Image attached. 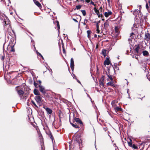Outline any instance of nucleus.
I'll use <instances>...</instances> for the list:
<instances>
[{
	"mask_svg": "<svg viewBox=\"0 0 150 150\" xmlns=\"http://www.w3.org/2000/svg\"><path fill=\"white\" fill-rule=\"evenodd\" d=\"M4 29H7L8 28V29H11L10 21L7 17L4 19Z\"/></svg>",
	"mask_w": 150,
	"mask_h": 150,
	"instance_id": "obj_1",
	"label": "nucleus"
},
{
	"mask_svg": "<svg viewBox=\"0 0 150 150\" xmlns=\"http://www.w3.org/2000/svg\"><path fill=\"white\" fill-rule=\"evenodd\" d=\"M93 9L95 13L97 15L98 17H100L101 18L103 17V15L102 14H100V12L99 11V10L97 9L96 7H94L93 8Z\"/></svg>",
	"mask_w": 150,
	"mask_h": 150,
	"instance_id": "obj_2",
	"label": "nucleus"
},
{
	"mask_svg": "<svg viewBox=\"0 0 150 150\" xmlns=\"http://www.w3.org/2000/svg\"><path fill=\"white\" fill-rule=\"evenodd\" d=\"M40 90L42 93L45 94V91L44 87L42 86L41 84L39 85Z\"/></svg>",
	"mask_w": 150,
	"mask_h": 150,
	"instance_id": "obj_3",
	"label": "nucleus"
},
{
	"mask_svg": "<svg viewBox=\"0 0 150 150\" xmlns=\"http://www.w3.org/2000/svg\"><path fill=\"white\" fill-rule=\"evenodd\" d=\"M104 76H102V77L99 80V83L100 85V86H101L102 87L104 86Z\"/></svg>",
	"mask_w": 150,
	"mask_h": 150,
	"instance_id": "obj_4",
	"label": "nucleus"
},
{
	"mask_svg": "<svg viewBox=\"0 0 150 150\" xmlns=\"http://www.w3.org/2000/svg\"><path fill=\"white\" fill-rule=\"evenodd\" d=\"M70 67L72 70L74 69V63L73 59L72 58L71 59Z\"/></svg>",
	"mask_w": 150,
	"mask_h": 150,
	"instance_id": "obj_5",
	"label": "nucleus"
},
{
	"mask_svg": "<svg viewBox=\"0 0 150 150\" xmlns=\"http://www.w3.org/2000/svg\"><path fill=\"white\" fill-rule=\"evenodd\" d=\"M145 39L147 41H148L149 40L150 38V34L147 32L145 33Z\"/></svg>",
	"mask_w": 150,
	"mask_h": 150,
	"instance_id": "obj_6",
	"label": "nucleus"
},
{
	"mask_svg": "<svg viewBox=\"0 0 150 150\" xmlns=\"http://www.w3.org/2000/svg\"><path fill=\"white\" fill-rule=\"evenodd\" d=\"M110 20L108 19L105 21L104 24V28L106 29L109 26V22L110 21Z\"/></svg>",
	"mask_w": 150,
	"mask_h": 150,
	"instance_id": "obj_7",
	"label": "nucleus"
},
{
	"mask_svg": "<svg viewBox=\"0 0 150 150\" xmlns=\"http://www.w3.org/2000/svg\"><path fill=\"white\" fill-rule=\"evenodd\" d=\"M120 28L119 26H116L115 27V33H116V35L117 36L119 35V29Z\"/></svg>",
	"mask_w": 150,
	"mask_h": 150,
	"instance_id": "obj_8",
	"label": "nucleus"
},
{
	"mask_svg": "<svg viewBox=\"0 0 150 150\" xmlns=\"http://www.w3.org/2000/svg\"><path fill=\"white\" fill-rule=\"evenodd\" d=\"M74 120L77 123H79L81 125H82L83 123L81 120L79 118L75 117L74 118Z\"/></svg>",
	"mask_w": 150,
	"mask_h": 150,
	"instance_id": "obj_9",
	"label": "nucleus"
},
{
	"mask_svg": "<svg viewBox=\"0 0 150 150\" xmlns=\"http://www.w3.org/2000/svg\"><path fill=\"white\" fill-rule=\"evenodd\" d=\"M17 92L20 97L22 98L24 94V92L21 90H19L17 91Z\"/></svg>",
	"mask_w": 150,
	"mask_h": 150,
	"instance_id": "obj_10",
	"label": "nucleus"
},
{
	"mask_svg": "<svg viewBox=\"0 0 150 150\" xmlns=\"http://www.w3.org/2000/svg\"><path fill=\"white\" fill-rule=\"evenodd\" d=\"M35 99L38 103H40L41 102V98L40 96H36L35 97Z\"/></svg>",
	"mask_w": 150,
	"mask_h": 150,
	"instance_id": "obj_11",
	"label": "nucleus"
},
{
	"mask_svg": "<svg viewBox=\"0 0 150 150\" xmlns=\"http://www.w3.org/2000/svg\"><path fill=\"white\" fill-rule=\"evenodd\" d=\"M112 12L110 11H108V12H105L104 13L105 16L106 17H108L109 16L111 15Z\"/></svg>",
	"mask_w": 150,
	"mask_h": 150,
	"instance_id": "obj_12",
	"label": "nucleus"
},
{
	"mask_svg": "<svg viewBox=\"0 0 150 150\" xmlns=\"http://www.w3.org/2000/svg\"><path fill=\"white\" fill-rule=\"evenodd\" d=\"M74 139L77 142L79 143L80 142V140L81 139L79 136H77L74 138Z\"/></svg>",
	"mask_w": 150,
	"mask_h": 150,
	"instance_id": "obj_13",
	"label": "nucleus"
},
{
	"mask_svg": "<svg viewBox=\"0 0 150 150\" xmlns=\"http://www.w3.org/2000/svg\"><path fill=\"white\" fill-rule=\"evenodd\" d=\"M35 4L39 7L40 8L41 7V5L40 4L38 1H36V0H33Z\"/></svg>",
	"mask_w": 150,
	"mask_h": 150,
	"instance_id": "obj_14",
	"label": "nucleus"
},
{
	"mask_svg": "<svg viewBox=\"0 0 150 150\" xmlns=\"http://www.w3.org/2000/svg\"><path fill=\"white\" fill-rule=\"evenodd\" d=\"M45 109L47 113L51 114L52 113V110L50 108H45Z\"/></svg>",
	"mask_w": 150,
	"mask_h": 150,
	"instance_id": "obj_15",
	"label": "nucleus"
},
{
	"mask_svg": "<svg viewBox=\"0 0 150 150\" xmlns=\"http://www.w3.org/2000/svg\"><path fill=\"white\" fill-rule=\"evenodd\" d=\"M143 55L145 57H147L149 55V53L148 51L144 50L142 52Z\"/></svg>",
	"mask_w": 150,
	"mask_h": 150,
	"instance_id": "obj_16",
	"label": "nucleus"
},
{
	"mask_svg": "<svg viewBox=\"0 0 150 150\" xmlns=\"http://www.w3.org/2000/svg\"><path fill=\"white\" fill-rule=\"evenodd\" d=\"M110 63V61L109 59L108 58L106 60H105L104 62V64L105 65H109Z\"/></svg>",
	"mask_w": 150,
	"mask_h": 150,
	"instance_id": "obj_17",
	"label": "nucleus"
},
{
	"mask_svg": "<svg viewBox=\"0 0 150 150\" xmlns=\"http://www.w3.org/2000/svg\"><path fill=\"white\" fill-rule=\"evenodd\" d=\"M34 93L35 95H39V93L37 89H35L34 90Z\"/></svg>",
	"mask_w": 150,
	"mask_h": 150,
	"instance_id": "obj_18",
	"label": "nucleus"
},
{
	"mask_svg": "<svg viewBox=\"0 0 150 150\" xmlns=\"http://www.w3.org/2000/svg\"><path fill=\"white\" fill-rule=\"evenodd\" d=\"M106 50L105 49L103 50L102 51V53L104 57L106 56Z\"/></svg>",
	"mask_w": 150,
	"mask_h": 150,
	"instance_id": "obj_19",
	"label": "nucleus"
},
{
	"mask_svg": "<svg viewBox=\"0 0 150 150\" xmlns=\"http://www.w3.org/2000/svg\"><path fill=\"white\" fill-rule=\"evenodd\" d=\"M139 45L137 46L136 48H135V51L136 52V53L137 54H138L139 51Z\"/></svg>",
	"mask_w": 150,
	"mask_h": 150,
	"instance_id": "obj_20",
	"label": "nucleus"
},
{
	"mask_svg": "<svg viewBox=\"0 0 150 150\" xmlns=\"http://www.w3.org/2000/svg\"><path fill=\"white\" fill-rule=\"evenodd\" d=\"M14 45L11 46V49L10 50V52H13L15 51V49L14 48Z\"/></svg>",
	"mask_w": 150,
	"mask_h": 150,
	"instance_id": "obj_21",
	"label": "nucleus"
},
{
	"mask_svg": "<svg viewBox=\"0 0 150 150\" xmlns=\"http://www.w3.org/2000/svg\"><path fill=\"white\" fill-rule=\"evenodd\" d=\"M106 84L107 85V86H108L109 85H110L111 86H114V83L111 81H110L108 83H107Z\"/></svg>",
	"mask_w": 150,
	"mask_h": 150,
	"instance_id": "obj_22",
	"label": "nucleus"
},
{
	"mask_svg": "<svg viewBox=\"0 0 150 150\" xmlns=\"http://www.w3.org/2000/svg\"><path fill=\"white\" fill-rule=\"evenodd\" d=\"M56 22L57 23V25L58 28V30H59L60 29V25H59V22L58 21H56Z\"/></svg>",
	"mask_w": 150,
	"mask_h": 150,
	"instance_id": "obj_23",
	"label": "nucleus"
},
{
	"mask_svg": "<svg viewBox=\"0 0 150 150\" xmlns=\"http://www.w3.org/2000/svg\"><path fill=\"white\" fill-rule=\"evenodd\" d=\"M81 11L82 12L83 15L85 16L86 14V11L85 10H81Z\"/></svg>",
	"mask_w": 150,
	"mask_h": 150,
	"instance_id": "obj_24",
	"label": "nucleus"
},
{
	"mask_svg": "<svg viewBox=\"0 0 150 150\" xmlns=\"http://www.w3.org/2000/svg\"><path fill=\"white\" fill-rule=\"evenodd\" d=\"M81 5L76 6V9L77 10H79L81 8Z\"/></svg>",
	"mask_w": 150,
	"mask_h": 150,
	"instance_id": "obj_25",
	"label": "nucleus"
},
{
	"mask_svg": "<svg viewBox=\"0 0 150 150\" xmlns=\"http://www.w3.org/2000/svg\"><path fill=\"white\" fill-rule=\"evenodd\" d=\"M134 33H132L131 34V35H130V38H129L128 39V41H129V40H131V39L133 38V37L132 36V35H134Z\"/></svg>",
	"mask_w": 150,
	"mask_h": 150,
	"instance_id": "obj_26",
	"label": "nucleus"
},
{
	"mask_svg": "<svg viewBox=\"0 0 150 150\" xmlns=\"http://www.w3.org/2000/svg\"><path fill=\"white\" fill-rule=\"evenodd\" d=\"M115 110L116 111H121L122 109L121 108H119L118 107H117L115 108Z\"/></svg>",
	"mask_w": 150,
	"mask_h": 150,
	"instance_id": "obj_27",
	"label": "nucleus"
},
{
	"mask_svg": "<svg viewBox=\"0 0 150 150\" xmlns=\"http://www.w3.org/2000/svg\"><path fill=\"white\" fill-rule=\"evenodd\" d=\"M99 27L98 25H97V30L96 31V33H99L100 32V30L98 29Z\"/></svg>",
	"mask_w": 150,
	"mask_h": 150,
	"instance_id": "obj_28",
	"label": "nucleus"
},
{
	"mask_svg": "<svg viewBox=\"0 0 150 150\" xmlns=\"http://www.w3.org/2000/svg\"><path fill=\"white\" fill-rule=\"evenodd\" d=\"M71 124L74 127L76 128H77L79 127L78 126L76 125L73 124L72 123H71Z\"/></svg>",
	"mask_w": 150,
	"mask_h": 150,
	"instance_id": "obj_29",
	"label": "nucleus"
},
{
	"mask_svg": "<svg viewBox=\"0 0 150 150\" xmlns=\"http://www.w3.org/2000/svg\"><path fill=\"white\" fill-rule=\"evenodd\" d=\"M107 76L111 81H113V78L111 75H107Z\"/></svg>",
	"mask_w": 150,
	"mask_h": 150,
	"instance_id": "obj_30",
	"label": "nucleus"
},
{
	"mask_svg": "<svg viewBox=\"0 0 150 150\" xmlns=\"http://www.w3.org/2000/svg\"><path fill=\"white\" fill-rule=\"evenodd\" d=\"M49 136H50V138L52 139V141L53 139V137L52 135V134L51 133H50V134H49Z\"/></svg>",
	"mask_w": 150,
	"mask_h": 150,
	"instance_id": "obj_31",
	"label": "nucleus"
},
{
	"mask_svg": "<svg viewBox=\"0 0 150 150\" xmlns=\"http://www.w3.org/2000/svg\"><path fill=\"white\" fill-rule=\"evenodd\" d=\"M33 105L36 107L38 108L37 106L36 105V104L32 100L31 101Z\"/></svg>",
	"mask_w": 150,
	"mask_h": 150,
	"instance_id": "obj_32",
	"label": "nucleus"
},
{
	"mask_svg": "<svg viewBox=\"0 0 150 150\" xmlns=\"http://www.w3.org/2000/svg\"><path fill=\"white\" fill-rule=\"evenodd\" d=\"M132 148L135 149H137V146L135 144H133L132 145Z\"/></svg>",
	"mask_w": 150,
	"mask_h": 150,
	"instance_id": "obj_33",
	"label": "nucleus"
},
{
	"mask_svg": "<svg viewBox=\"0 0 150 150\" xmlns=\"http://www.w3.org/2000/svg\"><path fill=\"white\" fill-rule=\"evenodd\" d=\"M149 7V5L148 3H146V8L147 9H148Z\"/></svg>",
	"mask_w": 150,
	"mask_h": 150,
	"instance_id": "obj_34",
	"label": "nucleus"
},
{
	"mask_svg": "<svg viewBox=\"0 0 150 150\" xmlns=\"http://www.w3.org/2000/svg\"><path fill=\"white\" fill-rule=\"evenodd\" d=\"M37 54L38 55H39V56H40L41 57H42V58L43 59V56L39 52H37Z\"/></svg>",
	"mask_w": 150,
	"mask_h": 150,
	"instance_id": "obj_35",
	"label": "nucleus"
},
{
	"mask_svg": "<svg viewBox=\"0 0 150 150\" xmlns=\"http://www.w3.org/2000/svg\"><path fill=\"white\" fill-rule=\"evenodd\" d=\"M102 9L103 8L102 6H101L100 7L99 9L98 10L100 12H102Z\"/></svg>",
	"mask_w": 150,
	"mask_h": 150,
	"instance_id": "obj_36",
	"label": "nucleus"
},
{
	"mask_svg": "<svg viewBox=\"0 0 150 150\" xmlns=\"http://www.w3.org/2000/svg\"><path fill=\"white\" fill-rule=\"evenodd\" d=\"M90 4H91L92 5H94V6H96V4H95L92 1H91V2Z\"/></svg>",
	"mask_w": 150,
	"mask_h": 150,
	"instance_id": "obj_37",
	"label": "nucleus"
},
{
	"mask_svg": "<svg viewBox=\"0 0 150 150\" xmlns=\"http://www.w3.org/2000/svg\"><path fill=\"white\" fill-rule=\"evenodd\" d=\"M87 35L90 34L91 33V31L88 30L87 31Z\"/></svg>",
	"mask_w": 150,
	"mask_h": 150,
	"instance_id": "obj_38",
	"label": "nucleus"
},
{
	"mask_svg": "<svg viewBox=\"0 0 150 150\" xmlns=\"http://www.w3.org/2000/svg\"><path fill=\"white\" fill-rule=\"evenodd\" d=\"M128 144L129 146L131 147L132 146V144L131 142H128Z\"/></svg>",
	"mask_w": 150,
	"mask_h": 150,
	"instance_id": "obj_39",
	"label": "nucleus"
},
{
	"mask_svg": "<svg viewBox=\"0 0 150 150\" xmlns=\"http://www.w3.org/2000/svg\"><path fill=\"white\" fill-rule=\"evenodd\" d=\"M86 94L87 95V96L90 98L91 99V102H92V100L91 98L90 97L89 95H88L86 93Z\"/></svg>",
	"mask_w": 150,
	"mask_h": 150,
	"instance_id": "obj_40",
	"label": "nucleus"
},
{
	"mask_svg": "<svg viewBox=\"0 0 150 150\" xmlns=\"http://www.w3.org/2000/svg\"><path fill=\"white\" fill-rule=\"evenodd\" d=\"M34 84L35 86L36 87H37V86L38 85V84L37 83H36L35 82H34Z\"/></svg>",
	"mask_w": 150,
	"mask_h": 150,
	"instance_id": "obj_41",
	"label": "nucleus"
},
{
	"mask_svg": "<svg viewBox=\"0 0 150 150\" xmlns=\"http://www.w3.org/2000/svg\"><path fill=\"white\" fill-rule=\"evenodd\" d=\"M147 78L150 80V73L149 74L148 76H147Z\"/></svg>",
	"mask_w": 150,
	"mask_h": 150,
	"instance_id": "obj_42",
	"label": "nucleus"
},
{
	"mask_svg": "<svg viewBox=\"0 0 150 150\" xmlns=\"http://www.w3.org/2000/svg\"><path fill=\"white\" fill-rule=\"evenodd\" d=\"M73 20L75 22H78L74 18H73Z\"/></svg>",
	"mask_w": 150,
	"mask_h": 150,
	"instance_id": "obj_43",
	"label": "nucleus"
},
{
	"mask_svg": "<svg viewBox=\"0 0 150 150\" xmlns=\"http://www.w3.org/2000/svg\"><path fill=\"white\" fill-rule=\"evenodd\" d=\"M98 44L97 43H96V48L97 49L98 48Z\"/></svg>",
	"mask_w": 150,
	"mask_h": 150,
	"instance_id": "obj_44",
	"label": "nucleus"
},
{
	"mask_svg": "<svg viewBox=\"0 0 150 150\" xmlns=\"http://www.w3.org/2000/svg\"><path fill=\"white\" fill-rule=\"evenodd\" d=\"M133 57L134 58H135L136 59H138V58L135 55H134L133 56Z\"/></svg>",
	"mask_w": 150,
	"mask_h": 150,
	"instance_id": "obj_45",
	"label": "nucleus"
},
{
	"mask_svg": "<svg viewBox=\"0 0 150 150\" xmlns=\"http://www.w3.org/2000/svg\"><path fill=\"white\" fill-rule=\"evenodd\" d=\"M149 7H150V0H149L148 2V3Z\"/></svg>",
	"mask_w": 150,
	"mask_h": 150,
	"instance_id": "obj_46",
	"label": "nucleus"
},
{
	"mask_svg": "<svg viewBox=\"0 0 150 150\" xmlns=\"http://www.w3.org/2000/svg\"><path fill=\"white\" fill-rule=\"evenodd\" d=\"M138 7H139V9L141 8V5H138L137 6Z\"/></svg>",
	"mask_w": 150,
	"mask_h": 150,
	"instance_id": "obj_47",
	"label": "nucleus"
},
{
	"mask_svg": "<svg viewBox=\"0 0 150 150\" xmlns=\"http://www.w3.org/2000/svg\"><path fill=\"white\" fill-rule=\"evenodd\" d=\"M4 56H3L2 57V58H1V59L2 60H4Z\"/></svg>",
	"mask_w": 150,
	"mask_h": 150,
	"instance_id": "obj_48",
	"label": "nucleus"
},
{
	"mask_svg": "<svg viewBox=\"0 0 150 150\" xmlns=\"http://www.w3.org/2000/svg\"><path fill=\"white\" fill-rule=\"evenodd\" d=\"M90 34L88 35V38H90Z\"/></svg>",
	"mask_w": 150,
	"mask_h": 150,
	"instance_id": "obj_49",
	"label": "nucleus"
},
{
	"mask_svg": "<svg viewBox=\"0 0 150 150\" xmlns=\"http://www.w3.org/2000/svg\"><path fill=\"white\" fill-rule=\"evenodd\" d=\"M38 82L39 83H40V84H41V81L40 80H39L38 81Z\"/></svg>",
	"mask_w": 150,
	"mask_h": 150,
	"instance_id": "obj_50",
	"label": "nucleus"
},
{
	"mask_svg": "<svg viewBox=\"0 0 150 150\" xmlns=\"http://www.w3.org/2000/svg\"><path fill=\"white\" fill-rule=\"evenodd\" d=\"M63 52L64 53H65V50H64V48H63Z\"/></svg>",
	"mask_w": 150,
	"mask_h": 150,
	"instance_id": "obj_51",
	"label": "nucleus"
},
{
	"mask_svg": "<svg viewBox=\"0 0 150 150\" xmlns=\"http://www.w3.org/2000/svg\"><path fill=\"white\" fill-rule=\"evenodd\" d=\"M129 90L128 89L127 90V93H128V94H129V93H128Z\"/></svg>",
	"mask_w": 150,
	"mask_h": 150,
	"instance_id": "obj_52",
	"label": "nucleus"
},
{
	"mask_svg": "<svg viewBox=\"0 0 150 150\" xmlns=\"http://www.w3.org/2000/svg\"><path fill=\"white\" fill-rule=\"evenodd\" d=\"M106 128H104V130L105 131H106Z\"/></svg>",
	"mask_w": 150,
	"mask_h": 150,
	"instance_id": "obj_53",
	"label": "nucleus"
},
{
	"mask_svg": "<svg viewBox=\"0 0 150 150\" xmlns=\"http://www.w3.org/2000/svg\"><path fill=\"white\" fill-rule=\"evenodd\" d=\"M97 37V35L96 34H95L94 35V37L96 38Z\"/></svg>",
	"mask_w": 150,
	"mask_h": 150,
	"instance_id": "obj_54",
	"label": "nucleus"
},
{
	"mask_svg": "<svg viewBox=\"0 0 150 150\" xmlns=\"http://www.w3.org/2000/svg\"><path fill=\"white\" fill-rule=\"evenodd\" d=\"M83 24L84 25H86V23H85V22H84L83 23Z\"/></svg>",
	"mask_w": 150,
	"mask_h": 150,
	"instance_id": "obj_55",
	"label": "nucleus"
},
{
	"mask_svg": "<svg viewBox=\"0 0 150 150\" xmlns=\"http://www.w3.org/2000/svg\"><path fill=\"white\" fill-rule=\"evenodd\" d=\"M88 21V20H87V19H85V20H84V21Z\"/></svg>",
	"mask_w": 150,
	"mask_h": 150,
	"instance_id": "obj_56",
	"label": "nucleus"
},
{
	"mask_svg": "<svg viewBox=\"0 0 150 150\" xmlns=\"http://www.w3.org/2000/svg\"><path fill=\"white\" fill-rule=\"evenodd\" d=\"M77 81H78L79 83H80V81H78L77 80Z\"/></svg>",
	"mask_w": 150,
	"mask_h": 150,
	"instance_id": "obj_57",
	"label": "nucleus"
},
{
	"mask_svg": "<svg viewBox=\"0 0 150 150\" xmlns=\"http://www.w3.org/2000/svg\"><path fill=\"white\" fill-rule=\"evenodd\" d=\"M108 1V2H110V0H107Z\"/></svg>",
	"mask_w": 150,
	"mask_h": 150,
	"instance_id": "obj_58",
	"label": "nucleus"
},
{
	"mask_svg": "<svg viewBox=\"0 0 150 150\" xmlns=\"http://www.w3.org/2000/svg\"><path fill=\"white\" fill-rule=\"evenodd\" d=\"M102 21H104V19H103H103H102Z\"/></svg>",
	"mask_w": 150,
	"mask_h": 150,
	"instance_id": "obj_59",
	"label": "nucleus"
},
{
	"mask_svg": "<svg viewBox=\"0 0 150 150\" xmlns=\"http://www.w3.org/2000/svg\"><path fill=\"white\" fill-rule=\"evenodd\" d=\"M142 98H140V99H141V100H142Z\"/></svg>",
	"mask_w": 150,
	"mask_h": 150,
	"instance_id": "obj_60",
	"label": "nucleus"
},
{
	"mask_svg": "<svg viewBox=\"0 0 150 150\" xmlns=\"http://www.w3.org/2000/svg\"><path fill=\"white\" fill-rule=\"evenodd\" d=\"M107 80H109V79H107Z\"/></svg>",
	"mask_w": 150,
	"mask_h": 150,
	"instance_id": "obj_61",
	"label": "nucleus"
},
{
	"mask_svg": "<svg viewBox=\"0 0 150 150\" xmlns=\"http://www.w3.org/2000/svg\"><path fill=\"white\" fill-rule=\"evenodd\" d=\"M34 48H35V46L34 45Z\"/></svg>",
	"mask_w": 150,
	"mask_h": 150,
	"instance_id": "obj_62",
	"label": "nucleus"
},
{
	"mask_svg": "<svg viewBox=\"0 0 150 150\" xmlns=\"http://www.w3.org/2000/svg\"><path fill=\"white\" fill-rule=\"evenodd\" d=\"M74 50H75V48H74Z\"/></svg>",
	"mask_w": 150,
	"mask_h": 150,
	"instance_id": "obj_63",
	"label": "nucleus"
},
{
	"mask_svg": "<svg viewBox=\"0 0 150 150\" xmlns=\"http://www.w3.org/2000/svg\"><path fill=\"white\" fill-rule=\"evenodd\" d=\"M134 25H133L134 26Z\"/></svg>",
	"mask_w": 150,
	"mask_h": 150,
	"instance_id": "obj_64",
	"label": "nucleus"
}]
</instances>
